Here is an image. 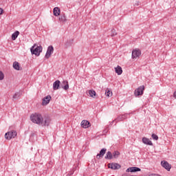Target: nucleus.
<instances>
[{
	"mask_svg": "<svg viewBox=\"0 0 176 176\" xmlns=\"http://www.w3.org/2000/svg\"><path fill=\"white\" fill-rule=\"evenodd\" d=\"M52 100V96L50 95L47 96L45 98L43 99L42 105H47L50 100Z\"/></svg>",
	"mask_w": 176,
	"mask_h": 176,
	"instance_id": "obj_10",
	"label": "nucleus"
},
{
	"mask_svg": "<svg viewBox=\"0 0 176 176\" xmlns=\"http://www.w3.org/2000/svg\"><path fill=\"white\" fill-rule=\"evenodd\" d=\"M17 136V132L16 131H10L5 134L6 140H12V138H15Z\"/></svg>",
	"mask_w": 176,
	"mask_h": 176,
	"instance_id": "obj_4",
	"label": "nucleus"
},
{
	"mask_svg": "<svg viewBox=\"0 0 176 176\" xmlns=\"http://www.w3.org/2000/svg\"><path fill=\"white\" fill-rule=\"evenodd\" d=\"M20 35V32L19 31H16L12 34V41H16L17 39V36Z\"/></svg>",
	"mask_w": 176,
	"mask_h": 176,
	"instance_id": "obj_19",
	"label": "nucleus"
},
{
	"mask_svg": "<svg viewBox=\"0 0 176 176\" xmlns=\"http://www.w3.org/2000/svg\"><path fill=\"white\" fill-rule=\"evenodd\" d=\"M124 119H126V116L124 115H122L118 117V118L116 119V120H118V122H120L122 120H123Z\"/></svg>",
	"mask_w": 176,
	"mask_h": 176,
	"instance_id": "obj_26",
	"label": "nucleus"
},
{
	"mask_svg": "<svg viewBox=\"0 0 176 176\" xmlns=\"http://www.w3.org/2000/svg\"><path fill=\"white\" fill-rule=\"evenodd\" d=\"M53 12L54 15H55L56 17H58V16H60V13L61 12L58 7L54 8Z\"/></svg>",
	"mask_w": 176,
	"mask_h": 176,
	"instance_id": "obj_18",
	"label": "nucleus"
},
{
	"mask_svg": "<svg viewBox=\"0 0 176 176\" xmlns=\"http://www.w3.org/2000/svg\"><path fill=\"white\" fill-rule=\"evenodd\" d=\"M109 168H111V170H119L120 168V164L117 163H111L109 164L108 165Z\"/></svg>",
	"mask_w": 176,
	"mask_h": 176,
	"instance_id": "obj_8",
	"label": "nucleus"
},
{
	"mask_svg": "<svg viewBox=\"0 0 176 176\" xmlns=\"http://www.w3.org/2000/svg\"><path fill=\"white\" fill-rule=\"evenodd\" d=\"M81 127L83 129H89V127H90V122L87 120H82L81 122Z\"/></svg>",
	"mask_w": 176,
	"mask_h": 176,
	"instance_id": "obj_11",
	"label": "nucleus"
},
{
	"mask_svg": "<svg viewBox=\"0 0 176 176\" xmlns=\"http://www.w3.org/2000/svg\"><path fill=\"white\" fill-rule=\"evenodd\" d=\"M140 56H141V50L140 49H135L132 51V58L133 60H135L136 58H139Z\"/></svg>",
	"mask_w": 176,
	"mask_h": 176,
	"instance_id": "obj_6",
	"label": "nucleus"
},
{
	"mask_svg": "<svg viewBox=\"0 0 176 176\" xmlns=\"http://www.w3.org/2000/svg\"><path fill=\"white\" fill-rule=\"evenodd\" d=\"M137 171H141V168L138 167H131V173H137Z\"/></svg>",
	"mask_w": 176,
	"mask_h": 176,
	"instance_id": "obj_24",
	"label": "nucleus"
},
{
	"mask_svg": "<svg viewBox=\"0 0 176 176\" xmlns=\"http://www.w3.org/2000/svg\"><path fill=\"white\" fill-rule=\"evenodd\" d=\"M50 123H52V118H50V117H43L42 116L39 126H41L42 127H49V126H50Z\"/></svg>",
	"mask_w": 176,
	"mask_h": 176,
	"instance_id": "obj_2",
	"label": "nucleus"
},
{
	"mask_svg": "<svg viewBox=\"0 0 176 176\" xmlns=\"http://www.w3.org/2000/svg\"><path fill=\"white\" fill-rule=\"evenodd\" d=\"M89 97H91L92 98H96V96H97V93H96V91L93 89H90L88 91Z\"/></svg>",
	"mask_w": 176,
	"mask_h": 176,
	"instance_id": "obj_17",
	"label": "nucleus"
},
{
	"mask_svg": "<svg viewBox=\"0 0 176 176\" xmlns=\"http://www.w3.org/2000/svg\"><path fill=\"white\" fill-rule=\"evenodd\" d=\"M42 119V114L38 113H34L31 114L30 120L32 123H35V124H41V120Z\"/></svg>",
	"mask_w": 176,
	"mask_h": 176,
	"instance_id": "obj_1",
	"label": "nucleus"
},
{
	"mask_svg": "<svg viewBox=\"0 0 176 176\" xmlns=\"http://www.w3.org/2000/svg\"><path fill=\"white\" fill-rule=\"evenodd\" d=\"M142 142L146 145H150V146L153 145V143H152V141H151L148 138H142Z\"/></svg>",
	"mask_w": 176,
	"mask_h": 176,
	"instance_id": "obj_13",
	"label": "nucleus"
},
{
	"mask_svg": "<svg viewBox=\"0 0 176 176\" xmlns=\"http://www.w3.org/2000/svg\"><path fill=\"white\" fill-rule=\"evenodd\" d=\"M161 164H162V167H164V168H165L168 171H170V170L171 168V165L170 164H168V162H167V161H162L161 162Z\"/></svg>",
	"mask_w": 176,
	"mask_h": 176,
	"instance_id": "obj_9",
	"label": "nucleus"
},
{
	"mask_svg": "<svg viewBox=\"0 0 176 176\" xmlns=\"http://www.w3.org/2000/svg\"><path fill=\"white\" fill-rule=\"evenodd\" d=\"M3 79H5V74L2 71H0V80H3Z\"/></svg>",
	"mask_w": 176,
	"mask_h": 176,
	"instance_id": "obj_28",
	"label": "nucleus"
},
{
	"mask_svg": "<svg viewBox=\"0 0 176 176\" xmlns=\"http://www.w3.org/2000/svg\"><path fill=\"white\" fill-rule=\"evenodd\" d=\"M63 85H65V86H62V89L64 90H68L69 89V85L68 84V81L64 80L63 82Z\"/></svg>",
	"mask_w": 176,
	"mask_h": 176,
	"instance_id": "obj_20",
	"label": "nucleus"
},
{
	"mask_svg": "<svg viewBox=\"0 0 176 176\" xmlns=\"http://www.w3.org/2000/svg\"><path fill=\"white\" fill-rule=\"evenodd\" d=\"M53 52H54V48L52 46V45H50L48 47H47V52L45 54V58H50V57L52 56V54H53Z\"/></svg>",
	"mask_w": 176,
	"mask_h": 176,
	"instance_id": "obj_7",
	"label": "nucleus"
},
{
	"mask_svg": "<svg viewBox=\"0 0 176 176\" xmlns=\"http://www.w3.org/2000/svg\"><path fill=\"white\" fill-rule=\"evenodd\" d=\"M13 68L16 71H21V67H20V63H19V62L15 61L13 63Z\"/></svg>",
	"mask_w": 176,
	"mask_h": 176,
	"instance_id": "obj_16",
	"label": "nucleus"
},
{
	"mask_svg": "<svg viewBox=\"0 0 176 176\" xmlns=\"http://www.w3.org/2000/svg\"><path fill=\"white\" fill-rule=\"evenodd\" d=\"M116 74L118 75H122L123 74V69H122V67L118 65L116 67H115Z\"/></svg>",
	"mask_w": 176,
	"mask_h": 176,
	"instance_id": "obj_15",
	"label": "nucleus"
},
{
	"mask_svg": "<svg viewBox=\"0 0 176 176\" xmlns=\"http://www.w3.org/2000/svg\"><path fill=\"white\" fill-rule=\"evenodd\" d=\"M113 158V154L111 151H108L106 154L105 159H109V160H111Z\"/></svg>",
	"mask_w": 176,
	"mask_h": 176,
	"instance_id": "obj_21",
	"label": "nucleus"
},
{
	"mask_svg": "<svg viewBox=\"0 0 176 176\" xmlns=\"http://www.w3.org/2000/svg\"><path fill=\"white\" fill-rule=\"evenodd\" d=\"M112 91L109 90V89H107L105 91V96L108 98L112 97Z\"/></svg>",
	"mask_w": 176,
	"mask_h": 176,
	"instance_id": "obj_23",
	"label": "nucleus"
},
{
	"mask_svg": "<svg viewBox=\"0 0 176 176\" xmlns=\"http://www.w3.org/2000/svg\"><path fill=\"white\" fill-rule=\"evenodd\" d=\"M119 156H120V153L119 151H114L113 153V157L114 159H118V157H119Z\"/></svg>",
	"mask_w": 176,
	"mask_h": 176,
	"instance_id": "obj_25",
	"label": "nucleus"
},
{
	"mask_svg": "<svg viewBox=\"0 0 176 176\" xmlns=\"http://www.w3.org/2000/svg\"><path fill=\"white\" fill-rule=\"evenodd\" d=\"M131 167L126 169V173H131Z\"/></svg>",
	"mask_w": 176,
	"mask_h": 176,
	"instance_id": "obj_31",
	"label": "nucleus"
},
{
	"mask_svg": "<svg viewBox=\"0 0 176 176\" xmlns=\"http://www.w3.org/2000/svg\"><path fill=\"white\" fill-rule=\"evenodd\" d=\"M60 85H61V82L57 80L53 84V89L54 90H58L60 89Z\"/></svg>",
	"mask_w": 176,
	"mask_h": 176,
	"instance_id": "obj_12",
	"label": "nucleus"
},
{
	"mask_svg": "<svg viewBox=\"0 0 176 176\" xmlns=\"http://www.w3.org/2000/svg\"><path fill=\"white\" fill-rule=\"evenodd\" d=\"M151 137L153 138V140H155V141H157V140H159V136H157L156 134L153 133L151 135Z\"/></svg>",
	"mask_w": 176,
	"mask_h": 176,
	"instance_id": "obj_27",
	"label": "nucleus"
},
{
	"mask_svg": "<svg viewBox=\"0 0 176 176\" xmlns=\"http://www.w3.org/2000/svg\"><path fill=\"white\" fill-rule=\"evenodd\" d=\"M58 20L60 21V23H65L67 21V17L65 16V14L60 16Z\"/></svg>",
	"mask_w": 176,
	"mask_h": 176,
	"instance_id": "obj_22",
	"label": "nucleus"
},
{
	"mask_svg": "<svg viewBox=\"0 0 176 176\" xmlns=\"http://www.w3.org/2000/svg\"><path fill=\"white\" fill-rule=\"evenodd\" d=\"M145 90V87L142 85L135 90V96L138 97V96H142L144 94V91Z\"/></svg>",
	"mask_w": 176,
	"mask_h": 176,
	"instance_id": "obj_5",
	"label": "nucleus"
},
{
	"mask_svg": "<svg viewBox=\"0 0 176 176\" xmlns=\"http://www.w3.org/2000/svg\"><path fill=\"white\" fill-rule=\"evenodd\" d=\"M3 14V9L0 8V15Z\"/></svg>",
	"mask_w": 176,
	"mask_h": 176,
	"instance_id": "obj_32",
	"label": "nucleus"
},
{
	"mask_svg": "<svg viewBox=\"0 0 176 176\" xmlns=\"http://www.w3.org/2000/svg\"><path fill=\"white\" fill-rule=\"evenodd\" d=\"M107 152V148H102L100 151V153L96 155V159H101L102 156H104V153Z\"/></svg>",
	"mask_w": 176,
	"mask_h": 176,
	"instance_id": "obj_14",
	"label": "nucleus"
},
{
	"mask_svg": "<svg viewBox=\"0 0 176 176\" xmlns=\"http://www.w3.org/2000/svg\"><path fill=\"white\" fill-rule=\"evenodd\" d=\"M117 35L116 30L115 29L111 30V36H115Z\"/></svg>",
	"mask_w": 176,
	"mask_h": 176,
	"instance_id": "obj_29",
	"label": "nucleus"
},
{
	"mask_svg": "<svg viewBox=\"0 0 176 176\" xmlns=\"http://www.w3.org/2000/svg\"><path fill=\"white\" fill-rule=\"evenodd\" d=\"M19 97H20V94L16 93V94L12 96V98H14V100H16V98H19Z\"/></svg>",
	"mask_w": 176,
	"mask_h": 176,
	"instance_id": "obj_30",
	"label": "nucleus"
},
{
	"mask_svg": "<svg viewBox=\"0 0 176 176\" xmlns=\"http://www.w3.org/2000/svg\"><path fill=\"white\" fill-rule=\"evenodd\" d=\"M43 49L42 46L39 45L36 47V44H34V45L30 48V52L32 54L40 56L41 53H42Z\"/></svg>",
	"mask_w": 176,
	"mask_h": 176,
	"instance_id": "obj_3",
	"label": "nucleus"
}]
</instances>
